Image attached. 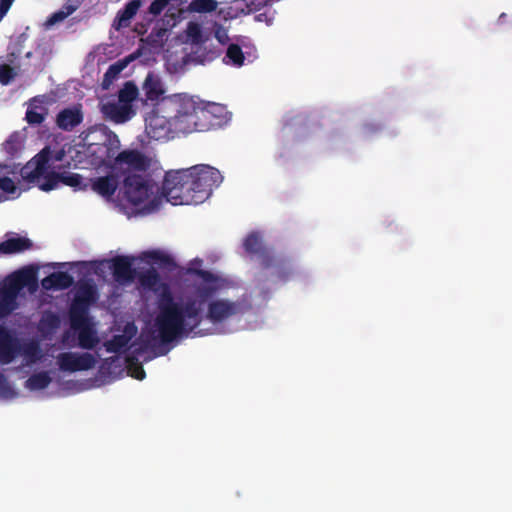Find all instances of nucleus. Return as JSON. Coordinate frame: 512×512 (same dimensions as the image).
Returning <instances> with one entry per match:
<instances>
[{
	"mask_svg": "<svg viewBox=\"0 0 512 512\" xmlns=\"http://www.w3.org/2000/svg\"><path fill=\"white\" fill-rule=\"evenodd\" d=\"M123 190L126 200L138 206L146 203L159 187L139 174H128L123 178Z\"/></svg>",
	"mask_w": 512,
	"mask_h": 512,
	"instance_id": "9",
	"label": "nucleus"
},
{
	"mask_svg": "<svg viewBox=\"0 0 512 512\" xmlns=\"http://www.w3.org/2000/svg\"><path fill=\"white\" fill-rule=\"evenodd\" d=\"M102 113L115 123H124L135 114L132 106L121 102H108L102 106Z\"/></svg>",
	"mask_w": 512,
	"mask_h": 512,
	"instance_id": "18",
	"label": "nucleus"
},
{
	"mask_svg": "<svg viewBox=\"0 0 512 512\" xmlns=\"http://www.w3.org/2000/svg\"><path fill=\"white\" fill-rule=\"evenodd\" d=\"M140 340L142 342V348L154 347V343L156 341V337L154 336V332L150 331L148 333H142L140 335Z\"/></svg>",
	"mask_w": 512,
	"mask_h": 512,
	"instance_id": "43",
	"label": "nucleus"
},
{
	"mask_svg": "<svg viewBox=\"0 0 512 512\" xmlns=\"http://www.w3.org/2000/svg\"><path fill=\"white\" fill-rule=\"evenodd\" d=\"M187 169L190 170L189 185L192 198L187 196L186 201H190L192 205L204 202L211 195L213 188L218 187L223 181L220 171L212 166L198 164Z\"/></svg>",
	"mask_w": 512,
	"mask_h": 512,
	"instance_id": "4",
	"label": "nucleus"
},
{
	"mask_svg": "<svg viewBox=\"0 0 512 512\" xmlns=\"http://www.w3.org/2000/svg\"><path fill=\"white\" fill-rule=\"evenodd\" d=\"M9 57L15 58L16 56L14 53H11V54H9Z\"/></svg>",
	"mask_w": 512,
	"mask_h": 512,
	"instance_id": "52",
	"label": "nucleus"
},
{
	"mask_svg": "<svg viewBox=\"0 0 512 512\" xmlns=\"http://www.w3.org/2000/svg\"><path fill=\"white\" fill-rule=\"evenodd\" d=\"M22 145L18 135H11L4 143L3 150L11 158H14L21 151Z\"/></svg>",
	"mask_w": 512,
	"mask_h": 512,
	"instance_id": "36",
	"label": "nucleus"
},
{
	"mask_svg": "<svg viewBox=\"0 0 512 512\" xmlns=\"http://www.w3.org/2000/svg\"><path fill=\"white\" fill-rule=\"evenodd\" d=\"M190 170L178 169L166 172L162 183V195L173 205H192L186 201L187 196L192 198L189 177Z\"/></svg>",
	"mask_w": 512,
	"mask_h": 512,
	"instance_id": "6",
	"label": "nucleus"
},
{
	"mask_svg": "<svg viewBox=\"0 0 512 512\" xmlns=\"http://www.w3.org/2000/svg\"><path fill=\"white\" fill-rule=\"evenodd\" d=\"M138 96V88L133 82H126L122 89H120L118 94V101L127 104L128 106H132V102Z\"/></svg>",
	"mask_w": 512,
	"mask_h": 512,
	"instance_id": "32",
	"label": "nucleus"
},
{
	"mask_svg": "<svg viewBox=\"0 0 512 512\" xmlns=\"http://www.w3.org/2000/svg\"><path fill=\"white\" fill-rule=\"evenodd\" d=\"M13 235V233H8L6 236ZM33 246L32 241L27 237L14 236L7 238L6 240L0 243V255H11L22 253L26 250L31 249Z\"/></svg>",
	"mask_w": 512,
	"mask_h": 512,
	"instance_id": "19",
	"label": "nucleus"
},
{
	"mask_svg": "<svg viewBox=\"0 0 512 512\" xmlns=\"http://www.w3.org/2000/svg\"><path fill=\"white\" fill-rule=\"evenodd\" d=\"M244 250L250 255H256L259 258L260 265L263 269L275 268V274L282 280L287 279L286 261L277 259L271 250L267 248L262 237L257 232L249 233L243 241Z\"/></svg>",
	"mask_w": 512,
	"mask_h": 512,
	"instance_id": "7",
	"label": "nucleus"
},
{
	"mask_svg": "<svg viewBox=\"0 0 512 512\" xmlns=\"http://www.w3.org/2000/svg\"><path fill=\"white\" fill-rule=\"evenodd\" d=\"M60 184V173L59 172H49L46 173L43 177V182L39 185V188L43 191H51L58 187Z\"/></svg>",
	"mask_w": 512,
	"mask_h": 512,
	"instance_id": "37",
	"label": "nucleus"
},
{
	"mask_svg": "<svg viewBox=\"0 0 512 512\" xmlns=\"http://www.w3.org/2000/svg\"><path fill=\"white\" fill-rule=\"evenodd\" d=\"M13 2L14 0H0V21L7 14Z\"/></svg>",
	"mask_w": 512,
	"mask_h": 512,
	"instance_id": "46",
	"label": "nucleus"
},
{
	"mask_svg": "<svg viewBox=\"0 0 512 512\" xmlns=\"http://www.w3.org/2000/svg\"><path fill=\"white\" fill-rule=\"evenodd\" d=\"M96 299L97 291L95 287L89 283L81 284L70 306L69 316L89 315V308Z\"/></svg>",
	"mask_w": 512,
	"mask_h": 512,
	"instance_id": "13",
	"label": "nucleus"
},
{
	"mask_svg": "<svg viewBox=\"0 0 512 512\" xmlns=\"http://www.w3.org/2000/svg\"><path fill=\"white\" fill-rule=\"evenodd\" d=\"M189 30H190V33L193 34V31L196 33V34H199V28L196 24H190L189 25Z\"/></svg>",
	"mask_w": 512,
	"mask_h": 512,
	"instance_id": "50",
	"label": "nucleus"
},
{
	"mask_svg": "<svg viewBox=\"0 0 512 512\" xmlns=\"http://www.w3.org/2000/svg\"><path fill=\"white\" fill-rule=\"evenodd\" d=\"M31 55H32V53H31V52H28V53L26 54V57H28V58H29V57H31Z\"/></svg>",
	"mask_w": 512,
	"mask_h": 512,
	"instance_id": "53",
	"label": "nucleus"
},
{
	"mask_svg": "<svg viewBox=\"0 0 512 512\" xmlns=\"http://www.w3.org/2000/svg\"><path fill=\"white\" fill-rule=\"evenodd\" d=\"M120 147V142L115 134L105 136V140L100 143H90L84 145L81 150H76V155L72 157L75 166L90 165L94 168L102 166H112V160L115 162V157Z\"/></svg>",
	"mask_w": 512,
	"mask_h": 512,
	"instance_id": "3",
	"label": "nucleus"
},
{
	"mask_svg": "<svg viewBox=\"0 0 512 512\" xmlns=\"http://www.w3.org/2000/svg\"><path fill=\"white\" fill-rule=\"evenodd\" d=\"M60 183L76 190H86L88 187V183H85L83 177L77 173H60Z\"/></svg>",
	"mask_w": 512,
	"mask_h": 512,
	"instance_id": "30",
	"label": "nucleus"
},
{
	"mask_svg": "<svg viewBox=\"0 0 512 512\" xmlns=\"http://www.w3.org/2000/svg\"><path fill=\"white\" fill-rule=\"evenodd\" d=\"M252 308L251 299L247 295H242L236 300L215 298L208 302L205 318L212 324H221L230 319L244 316Z\"/></svg>",
	"mask_w": 512,
	"mask_h": 512,
	"instance_id": "5",
	"label": "nucleus"
},
{
	"mask_svg": "<svg viewBox=\"0 0 512 512\" xmlns=\"http://www.w3.org/2000/svg\"><path fill=\"white\" fill-rule=\"evenodd\" d=\"M82 2L83 0H66L61 8L70 16L81 6Z\"/></svg>",
	"mask_w": 512,
	"mask_h": 512,
	"instance_id": "42",
	"label": "nucleus"
},
{
	"mask_svg": "<svg viewBox=\"0 0 512 512\" xmlns=\"http://www.w3.org/2000/svg\"><path fill=\"white\" fill-rule=\"evenodd\" d=\"M15 306L5 303L0 300V319L6 318L9 316L14 310Z\"/></svg>",
	"mask_w": 512,
	"mask_h": 512,
	"instance_id": "45",
	"label": "nucleus"
},
{
	"mask_svg": "<svg viewBox=\"0 0 512 512\" xmlns=\"http://www.w3.org/2000/svg\"><path fill=\"white\" fill-rule=\"evenodd\" d=\"M14 395V391L11 388L7 377L0 373V397L1 398H9Z\"/></svg>",
	"mask_w": 512,
	"mask_h": 512,
	"instance_id": "40",
	"label": "nucleus"
},
{
	"mask_svg": "<svg viewBox=\"0 0 512 512\" xmlns=\"http://www.w3.org/2000/svg\"><path fill=\"white\" fill-rule=\"evenodd\" d=\"M140 285L147 290L158 292L163 291L165 283L161 282L159 273L155 268H150L142 272L138 277Z\"/></svg>",
	"mask_w": 512,
	"mask_h": 512,
	"instance_id": "23",
	"label": "nucleus"
},
{
	"mask_svg": "<svg viewBox=\"0 0 512 512\" xmlns=\"http://www.w3.org/2000/svg\"><path fill=\"white\" fill-rule=\"evenodd\" d=\"M112 272L114 279L121 284L132 282L136 276L132 259L128 256H117L112 259Z\"/></svg>",
	"mask_w": 512,
	"mask_h": 512,
	"instance_id": "17",
	"label": "nucleus"
},
{
	"mask_svg": "<svg viewBox=\"0 0 512 512\" xmlns=\"http://www.w3.org/2000/svg\"><path fill=\"white\" fill-rule=\"evenodd\" d=\"M47 113V108L37 98H33L30 100L25 119L30 125H40L45 120Z\"/></svg>",
	"mask_w": 512,
	"mask_h": 512,
	"instance_id": "24",
	"label": "nucleus"
},
{
	"mask_svg": "<svg viewBox=\"0 0 512 512\" xmlns=\"http://www.w3.org/2000/svg\"><path fill=\"white\" fill-rule=\"evenodd\" d=\"M131 337L125 334H117L104 343L105 349L109 353H120L128 347Z\"/></svg>",
	"mask_w": 512,
	"mask_h": 512,
	"instance_id": "25",
	"label": "nucleus"
},
{
	"mask_svg": "<svg viewBox=\"0 0 512 512\" xmlns=\"http://www.w3.org/2000/svg\"><path fill=\"white\" fill-rule=\"evenodd\" d=\"M202 322L201 311L195 300L180 304L174 300L168 285H164L158 300V313L154 326L162 344L187 337Z\"/></svg>",
	"mask_w": 512,
	"mask_h": 512,
	"instance_id": "1",
	"label": "nucleus"
},
{
	"mask_svg": "<svg viewBox=\"0 0 512 512\" xmlns=\"http://www.w3.org/2000/svg\"><path fill=\"white\" fill-rule=\"evenodd\" d=\"M24 353L28 357L39 359L40 358V347L37 343L32 342L26 346Z\"/></svg>",
	"mask_w": 512,
	"mask_h": 512,
	"instance_id": "44",
	"label": "nucleus"
},
{
	"mask_svg": "<svg viewBox=\"0 0 512 512\" xmlns=\"http://www.w3.org/2000/svg\"><path fill=\"white\" fill-rule=\"evenodd\" d=\"M65 158V150L62 148L54 153H51L52 162H61Z\"/></svg>",
	"mask_w": 512,
	"mask_h": 512,
	"instance_id": "48",
	"label": "nucleus"
},
{
	"mask_svg": "<svg viewBox=\"0 0 512 512\" xmlns=\"http://www.w3.org/2000/svg\"><path fill=\"white\" fill-rule=\"evenodd\" d=\"M142 5V0H129L123 9L119 10L113 21L116 30L126 28L130 25L131 19L137 14Z\"/></svg>",
	"mask_w": 512,
	"mask_h": 512,
	"instance_id": "20",
	"label": "nucleus"
},
{
	"mask_svg": "<svg viewBox=\"0 0 512 512\" xmlns=\"http://www.w3.org/2000/svg\"><path fill=\"white\" fill-rule=\"evenodd\" d=\"M134 58V55H130L129 57L118 60L114 64L110 65L104 74V79L110 80L117 77L127 67L128 63Z\"/></svg>",
	"mask_w": 512,
	"mask_h": 512,
	"instance_id": "33",
	"label": "nucleus"
},
{
	"mask_svg": "<svg viewBox=\"0 0 512 512\" xmlns=\"http://www.w3.org/2000/svg\"><path fill=\"white\" fill-rule=\"evenodd\" d=\"M18 75L16 69L8 64L0 65V84L8 85Z\"/></svg>",
	"mask_w": 512,
	"mask_h": 512,
	"instance_id": "38",
	"label": "nucleus"
},
{
	"mask_svg": "<svg viewBox=\"0 0 512 512\" xmlns=\"http://www.w3.org/2000/svg\"><path fill=\"white\" fill-rule=\"evenodd\" d=\"M147 257L153 262L164 268H174L175 262L173 258L161 251H150L147 253Z\"/></svg>",
	"mask_w": 512,
	"mask_h": 512,
	"instance_id": "34",
	"label": "nucleus"
},
{
	"mask_svg": "<svg viewBox=\"0 0 512 512\" xmlns=\"http://www.w3.org/2000/svg\"><path fill=\"white\" fill-rule=\"evenodd\" d=\"M150 164L151 161L145 154L136 149H128L117 153L111 168L124 178L128 174L148 170Z\"/></svg>",
	"mask_w": 512,
	"mask_h": 512,
	"instance_id": "10",
	"label": "nucleus"
},
{
	"mask_svg": "<svg viewBox=\"0 0 512 512\" xmlns=\"http://www.w3.org/2000/svg\"><path fill=\"white\" fill-rule=\"evenodd\" d=\"M83 119L81 105H75L60 110L56 115L55 123L60 130L71 132L83 122Z\"/></svg>",
	"mask_w": 512,
	"mask_h": 512,
	"instance_id": "15",
	"label": "nucleus"
},
{
	"mask_svg": "<svg viewBox=\"0 0 512 512\" xmlns=\"http://www.w3.org/2000/svg\"><path fill=\"white\" fill-rule=\"evenodd\" d=\"M221 286L219 282H212L207 284H199L196 286V295L200 299V303L206 302L207 300L214 299L213 297L219 293Z\"/></svg>",
	"mask_w": 512,
	"mask_h": 512,
	"instance_id": "28",
	"label": "nucleus"
},
{
	"mask_svg": "<svg viewBox=\"0 0 512 512\" xmlns=\"http://www.w3.org/2000/svg\"><path fill=\"white\" fill-rule=\"evenodd\" d=\"M55 290H65L74 283V278L68 272H53Z\"/></svg>",
	"mask_w": 512,
	"mask_h": 512,
	"instance_id": "35",
	"label": "nucleus"
},
{
	"mask_svg": "<svg viewBox=\"0 0 512 512\" xmlns=\"http://www.w3.org/2000/svg\"><path fill=\"white\" fill-rule=\"evenodd\" d=\"M41 285H42L43 289H45V290H55L54 279L52 277V273L42 279Z\"/></svg>",
	"mask_w": 512,
	"mask_h": 512,
	"instance_id": "47",
	"label": "nucleus"
},
{
	"mask_svg": "<svg viewBox=\"0 0 512 512\" xmlns=\"http://www.w3.org/2000/svg\"><path fill=\"white\" fill-rule=\"evenodd\" d=\"M69 15L61 8L60 10L54 12L53 14H51L46 22H45V25L47 27H51L59 22H62L63 20H65Z\"/></svg>",
	"mask_w": 512,
	"mask_h": 512,
	"instance_id": "41",
	"label": "nucleus"
},
{
	"mask_svg": "<svg viewBox=\"0 0 512 512\" xmlns=\"http://www.w3.org/2000/svg\"><path fill=\"white\" fill-rule=\"evenodd\" d=\"M38 287L36 271L33 269H23L17 271L6 278L3 286L0 288V300L15 306L17 308V297L23 288H28L34 292Z\"/></svg>",
	"mask_w": 512,
	"mask_h": 512,
	"instance_id": "8",
	"label": "nucleus"
},
{
	"mask_svg": "<svg viewBox=\"0 0 512 512\" xmlns=\"http://www.w3.org/2000/svg\"><path fill=\"white\" fill-rule=\"evenodd\" d=\"M142 89L150 101H158L165 93L160 77L152 72L147 74Z\"/></svg>",
	"mask_w": 512,
	"mask_h": 512,
	"instance_id": "22",
	"label": "nucleus"
},
{
	"mask_svg": "<svg viewBox=\"0 0 512 512\" xmlns=\"http://www.w3.org/2000/svg\"><path fill=\"white\" fill-rule=\"evenodd\" d=\"M136 379L142 380L145 377V371L142 366L138 365L132 374Z\"/></svg>",
	"mask_w": 512,
	"mask_h": 512,
	"instance_id": "49",
	"label": "nucleus"
},
{
	"mask_svg": "<svg viewBox=\"0 0 512 512\" xmlns=\"http://www.w3.org/2000/svg\"><path fill=\"white\" fill-rule=\"evenodd\" d=\"M36 165L34 170L31 172L32 178H38L44 175L48 163L51 161V151L48 147L41 150L35 157Z\"/></svg>",
	"mask_w": 512,
	"mask_h": 512,
	"instance_id": "26",
	"label": "nucleus"
},
{
	"mask_svg": "<svg viewBox=\"0 0 512 512\" xmlns=\"http://www.w3.org/2000/svg\"><path fill=\"white\" fill-rule=\"evenodd\" d=\"M11 173H13V171L9 165L0 164V203L8 200L10 195L13 196L17 193L18 188L15 182L9 177Z\"/></svg>",
	"mask_w": 512,
	"mask_h": 512,
	"instance_id": "21",
	"label": "nucleus"
},
{
	"mask_svg": "<svg viewBox=\"0 0 512 512\" xmlns=\"http://www.w3.org/2000/svg\"><path fill=\"white\" fill-rule=\"evenodd\" d=\"M108 360L114 361L115 358L114 357H110V358L106 359V361H108Z\"/></svg>",
	"mask_w": 512,
	"mask_h": 512,
	"instance_id": "54",
	"label": "nucleus"
},
{
	"mask_svg": "<svg viewBox=\"0 0 512 512\" xmlns=\"http://www.w3.org/2000/svg\"><path fill=\"white\" fill-rule=\"evenodd\" d=\"M506 18H507V14L506 13H502L500 16H499V19L498 21L500 23H504L506 21Z\"/></svg>",
	"mask_w": 512,
	"mask_h": 512,
	"instance_id": "51",
	"label": "nucleus"
},
{
	"mask_svg": "<svg viewBox=\"0 0 512 512\" xmlns=\"http://www.w3.org/2000/svg\"><path fill=\"white\" fill-rule=\"evenodd\" d=\"M218 7L216 0H192L187 10L190 13H211L214 12Z\"/></svg>",
	"mask_w": 512,
	"mask_h": 512,
	"instance_id": "29",
	"label": "nucleus"
},
{
	"mask_svg": "<svg viewBox=\"0 0 512 512\" xmlns=\"http://www.w3.org/2000/svg\"><path fill=\"white\" fill-rule=\"evenodd\" d=\"M175 125L183 133L207 132L225 126L229 120V112L224 105L218 103L202 104L192 97L180 100Z\"/></svg>",
	"mask_w": 512,
	"mask_h": 512,
	"instance_id": "2",
	"label": "nucleus"
},
{
	"mask_svg": "<svg viewBox=\"0 0 512 512\" xmlns=\"http://www.w3.org/2000/svg\"><path fill=\"white\" fill-rule=\"evenodd\" d=\"M19 352L18 339L5 326L0 325V364L11 363Z\"/></svg>",
	"mask_w": 512,
	"mask_h": 512,
	"instance_id": "14",
	"label": "nucleus"
},
{
	"mask_svg": "<svg viewBox=\"0 0 512 512\" xmlns=\"http://www.w3.org/2000/svg\"><path fill=\"white\" fill-rule=\"evenodd\" d=\"M52 379L46 371L32 374L26 381V387L30 390H43L49 386Z\"/></svg>",
	"mask_w": 512,
	"mask_h": 512,
	"instance_id": "27",
	"label": "nucleus"
},
{
	"mask_svg": "<svg viewBox=\"0 0 512 512\" xmlns=\"http://www.w3.org/2000/svg\"><path fill=\"white\" fill-rule=\"evenodd\" d=\"M121 178V175L112 169V172L106 176L90 178L88 186L97 194L109 198L116 192Z\"/></svg>",
	"mask_w": 512,
	"mask_h": 512,
	"instance_id": "16",
	"label": "nucleus"
},
{
	"mask_svg": "<svg viewBox=\"0 0 512 512\" xmlns=\"http://www.w3.org/2000/svg\"><path fill=\"white\" fill-rule=\"evenodd\" d=\"M96 362L95 356L88 352H63L57 356L59 369L70 373L90 370Z\"/></svg>",
	"mask_w": 512,
	"mask_h": 512,
	"instance_id": "12",
	"label": "nucleus"
},
{
	"mask_svg": "<svg viewBox=\"0 0 512 512\" xmlns=\"http://www.w3.org/2000/svg\"><path fill=\"white\" fill-rule=\"evenodd\" d=\"M69 320L71 329L77 332L78 345L82 349H93L99 343L97 331L89 315L69 316Z\"/></svg>",
	"mask_w": 512,
	"mask_h": 512,
	"instance_id": "11",
	"label": "nucleus"
},
{
	"mask_svg": "<svg viewBox=\"0 0 512 512\" xmlns=\"http://www.w3.org/2000/svg\"><path fill=\"white\" fill-rule=\"evenodd\" d=\"M225 59H227L226 63H230L236 67L242 66L245 60L242 48L238 44H230L227 47L224 60Z\"/></svg>",
	"mask_w": 512,
	"mask_h": 512,
	"instance_id": "31",
	"label": "nucleus"
},
{
	"mask_svg": "<svg viewBox=\"0 0 512 512\" xmlns=\"http://www.w3.org/2000/svg\"><path fill=\"white\" fill-rule=\"evenodd\" d=\"M191 272L193 274H195L196 276L200 277L204 281V284L212 283V282H219V280H220V278L217 275H215L214 273H212L211 271H208V270L193 269V270H191Z\"/></svg>",
	"mask_w": 512,
	"mask_h": 512,
	"instance_id": "39",
	"label": "nucleus"
}]
</instances>
